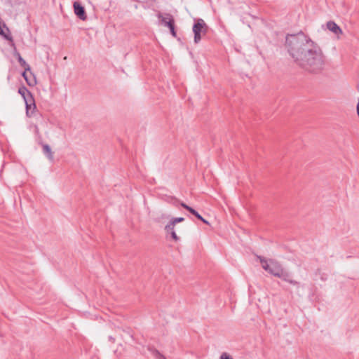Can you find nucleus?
Wrapping results in <instances>:
<instances>
[{
  "mask_svg": "<svg viewBox=\"0 0 359 359\" xmlns=\"http://www.w3.org/2000/svg\"><path fill=\"white\" fill-rule=\"evenodd\" d=\"M285 46L297 65L305 71L318 74L326 66V57L322 49L304 33L288 35Z\"/></svg>",
  "mask_w": 359,
  "mask_h": 359,
  "instance_id": "1",
  "label": "nucleus"
},
{
  "mask_svg": "<svg viewBox=\"0 0 359 359\" xmlns=\"http://www.w3.org/2000/svg\"><path fill=\"white\" fill-rule=\"evenodd\" d=\"M257 258L260 260L262 268L274 276H281V271L283 268L281 265L274 259L266 260V259L257 256Z\"/></svg>",
  "mask_w": 359,
  "mask_h": 359,
  "instance_id": "2",
  "label": "nucleus"
},
{
  "mask_svg": "<svg viewBox=\"0 0 359 359\" xmlns=\"http://www.w3.org/2000/svg\"><path fill=\"white\" fill-rule=\"evenodd\" d=\"M208 26L203 19H198L193 26V32L194 34V42L198 43L202 35H204L208 32Z\"/></svg>",
  "mask_w": 359,
  "mask_h": 359,
  "instance_id": "3",
  "label": "nucleus"
},
{
  "mask_svg": "<svg viewBox=\"0 0 359 359\" xmlns=\"http://www.w3.org/2000/svg\"><path fill=\"white\" fill-rule=\"evenodd\" d=\"M26 106V114L27 116L31 117L34 115L35 110L36 109V106L35 104V100L34 97H30L29 98L26 99L25 101Z\"/></svg>",
  "mask_w": 359,
  "mask_h": 359,
  "instance_id": "4",
  "label": "nucleus"
},
{
  "mask_svg": "<svg viewBox=\"0 0 359 359\" xmlns=\"http://www.w3.org/2000/svg\"><path fill=\"white\" fill-rule=\"evenodd\" d=\"M74 9L75 14L83 20H85L87 18L84 8L78 1L74 3Z\"/></svg>",
  "mask_w": 359,
  "mask_h": 359,
  "instance_id": "5",
  "label": "nucleus"
},
{
  "mask_svg": "<svg viewBox=\"0 0 359 359\" xmlns=\"http://www.w3.org/2000/svg\"><path fill=\"white\" fill-rule=\"evenodd\" d=\"M18 93L22 97L24 101L33 96L32 93L24 86L19 88Z\"/></svg>",
  "mask_w": 359,
  "mask_h": 359,
  "instance_id": "6",
  "label": "nucleus"
},
{
  "mask_svg": "<svg viewBox=\"0 0 359 359\" xmlns=\"http://www.w3.org/2000/svg\"><path fill=\"white\" fill-rule=\"evenodd\" d=\"M327 29L332 32L338 34L341 32L340 27L333 21H330L327 23Z\"/></svg>",
  "mask_w": 359,
  "mask_h": 359,
  "instance_id": "7",
  "label": "nucleus"
},
{
  "mask_svg": "<svg viewBox=\"0 0 359 359\" xmlns=\"http://www.w3.org/2000/svg\"><path fill=\"white\" fill-rule=\"evenodd\" d=\"M165 231L166 233L170 234L172 238L175 241L177 242L180 241V237L177 236L176 234V232L175 231V226H170V228H168V224L165 226Z\"/></svg>",
  "mask_w": 359,
  "mask_h": 359,
  "instance_id": "8",
  "label": "nucleus"
},
{
  "mask_svg": "<svg viewBox=\"0 0 359 359\" xmlns=\"http://www.w3.org/2000/svg\"><path fill=\"white\" fill-rule=\"evenodd\" d=\"M180 204L182 207H183L184 208L187 210L190 213L194 215L196 218H198V219H203V217L191 207L187 205L186 203L183 202L180 203Z\"/></svg>",
  "mask_w": 359,
  "mask_h": 359,
  "instance_id": "9",
  "label": "nucleus"
},
{
  "mask_svg": "<svg viewBox=\"0 0 359 359\" xmlns=\"http://www.w3.org/2000/svg\"><path fill=\"white\" fill-rule=\"evenodd\" d=\"M281 273H282V276H278V278H282L283 280L288 282L292 285H298L299 284L298 282L290 279V274L287 272H286L284 269H283V271H281Z\"/></svg>",
  "mask_w": 359,
  "mask_h": 359,
  "instance_id": "10",
  "label": "nucleus"
},
{
  "mask_svg": "<svg viewBox=\"0 0 359 359\" xmlns=\"http://www.w3.org/2000/svg\"><path fill=\"white\" fill-rule=\"evenodd\" d=\"M27 72L28 71H26L25 69V71L22 74V76L25 79V80L26 81V82H27L28 86H34L36 84V79L35 76H32V79H27V76H28ZM29 72H30L31 70L29 71Z\"/></svg>",
  "mask_w": 359,
  "mask_h": 359,
  "instance_id": "11",
  "label": "nucleus"
},
{
  "mask_svg": "<svg viewBox=\"0 0 359 359\" xmlns=\"http://www.w3.org/2000/svg\"><path fill=\"white\" fill-rule=\"evenodd\" d=\"M43 151L49 160H53V153L52 152L51 149L48 144H43Z\"/></svg>",
  "mask_w": 359,
  "mask_h": 359,
  "instance_id": "12",
  "label": "nucleus"
},
{
  "mask_svg": "<svg viewBox=\"0 0 359 359\" xmlns=\"http://www.w3.org/2000/svg\"><path fill=\"white\" fill-rule=\"evenodd\" d=\"M18 61L20 63V66L24 67L26 71H30L31 67L26 62V61L21 57L20 54L19 53H16L15 54Z\"/></svg>",
  "mask_w": 359,
  "mask_h": 359,
  "instance_id": "13",
  "label": "nucleus"
},
{
  "mask_svg": "<svg viewBox=\"0 0 359 359\" xmlns=\"http://www.w3.org/2000/svg\"><path fill=\"white\" fill-rule=\"evenodd\" d=\"M162 23L168 27V25H172V23L174 22L173 17L170 14H166V15L161 19Z\"/></svg>",
  "mask_w": 359,
  "mask_h": 359,
  "instance_id": "14",
  "label": "nucleus"
},
{
  "mask_svg": "<svg viewBox=\"0 0 359 359\" xmlns=\"http://www.w3.org/2000/svg\"><path fill=\"white\" fill-rule=\"evenodd\" d=\"M184 220V217H173L168 224V228H170V226H175L177 223L182 222Z\"/></svg>",
  "mask_w": 359,
  "mask_h": 359,
  "instance_id": "15",
  "label": "nucleus"
},
{
  "mask_svg": "<svg viewBox=\"0 0 359 359\" xmlns=\"http://www.w3.org/2000/svg\"><path fill=\"white\" fill-rule=\"evenodd\" d=\"M166 201L175 206H177V204L179 203V200L174 196H168L166 198Z\"/></svg>",
  "mask_w": 359,
  "mask_h": 359,
  "instance_id": "16",
  "label": "nucleus"
},
{
  "mask_svg": "<svg viewBox=\"0 0 359 359\" xmlns=\"http://www.w3.org/2000/svg\"><path fill=\"white\" fill-rule=\"evenodd\" d=\"M170 33H171V34H172L174 37H176L177 34H176V32H175V28H172V29L170 30Z\"/></svg>",
  "mask_w": 359,
  "mask_h": 359,
  "instance_id": "17",
  "label": "nucleus"
},
{
  "mask_svg": "<svg viewBox=\"0 0 359 359\" xmlns=\"http://www.w3.org/2000/svg\"><path fill=\"white\" fill-rule=\"evenodd\" d=\"M32 76H34L32 72H29V76H27V79H32Z\"/></svg>",
  "mask_w": 359,
  "mask_h": 359,
  "instance_id": "18",
  "label": "nucleus"
},
{
  "mask_svg": "<svg viewBox=\"0 0 359 359\" xmlns=\"http://www.w3.org/2000/svg\"><path fill=\"white\" fill-rule=\"evenodd\" d=\"M168 27L170 29V30H171L172 28H175V22L172 23L171 26L168 25Z\"/></svg>",
  "mask_w": 359,
  "mask_h": 359,
  "instance_id": "19",
  "label": "nucleus"
},
{
  "mask_svg": "<svg viewBox=\"0 0 359 359\" xmlns=\"http://www.w3.org/2000/svg\"><path fill=\"white\" fill-rule=\"evenodd\" d=\"M201 221H202L204 224H209V222L205 219L203 217V219H200Z\"/></svg>",
  "mask_w": 359,
  "mask_h": 359,
  "instance_id": "20",
  "label": "nucleus"
},
{
  "mask_svg": "<svg viewBox=\"0 0 359 359\" xmlns=\"http://www.w3.org/2000/svg\"><path fill=\"white\" fill-rule=\"evenodd\" d=\"M35 132L36 133H39V128L37 126H35Z\"/></svg>",
  "mask_w": 359,
  "mask_h": 359,
  "instance_id": "21",
  "label": "nucleus"
},
{
  "mask_svg": "<svg viewBox=\"0 0 359 359\" xmlns=\"http://www.w3.org/2000/svg\"><path fill=\"white\" fill-rule=\"evenodd\" d=\"M156 353H157V354L160 355V353H159V351H156Z\"/></svg>",
  "mask_w": 359,
  "mask_h": 359,
  "instance_id": "22",
  "label": "nucleus"
}]
</instances>
